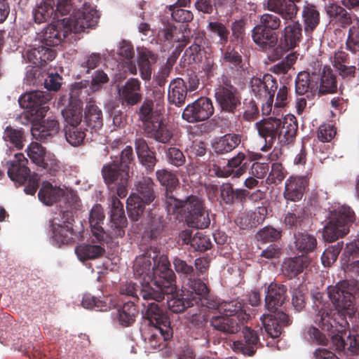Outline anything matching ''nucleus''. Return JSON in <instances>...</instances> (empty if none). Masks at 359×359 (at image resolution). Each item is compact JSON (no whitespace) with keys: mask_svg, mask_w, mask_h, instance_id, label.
Instances as JSON below:
<instances>
[{"mask_svg":"<svg viewBox=\"0 0 359 359\" xmlns=\"http://www.w3.org/2000/svg\"><path fill=\"white\" fill-rule=\"evenodd\" d=\"M326 12L331 19L335 20L344 29L350 27L355 22V18L357 17L337 3H332L327 6Z\"/></svg>","mask_w":359,"mask_h":359,"instance_id":"ea45409f","label":"nucleus"},{"mask_svg":"<svg viewBox=\"0 0 359 359\" xmlns=\"http://www.w3.org/2000/svg\"><path fill=\"white\" fill-rule=\"evenodd\" d=\"M311 263L308 256L298 255L285 260L283 263V271L289 278H292L302 273Z\"/></svg>","mask_w":359,"mask_h":359,"instance_id":"603ef678","label":"nucleus"},{"mask_svg":"<svg viewBox=\"0 0 359 359\" xmlns=\"http://www.w3.org/2000/svg\"><path fill=\"white\" fill-rule=\"evenodd\" d=\"M291 302L294 309L298 312L302 311L306 306V294L307 289L304 284H294L290 287Z\"/></svg>","mask_w":359,"mask_h":359,"instance_id":"0e129e2a","label":"nucleus"},{"mask_svg":"<svg viewBox=\"0 0 359 359\" xmlns=\"http://www.w3.org/2000/svg\"><path fill=\"white\" fill-rule=\"evenodd\" d=\"M105 252L104 247L102 243H82L75 248L76 255L82 262L99 259L103 257Z\"/></svg>","mask_w":359,"mask_h":359,"instance_id":"864d4df0","label":"nucleus"},{"mask_svg":"<svg viewBox=\"0 0 359 359\" xmlns=\"http://www.w3.org/2000/svg\"><path fill=\"white\" fill-rule=\"evenodd\" d=\"M50 100V95L48 93L35 90L30 91L21 95L19 98V104L22 108L30 110L32 115L37 117L46 116L49 107L46 105Z\"/></svg>","mask_w":359,"mask_h":359,"instance_id":"dca6fc26","label":"nucleus"},{"mask_svg":"<svg viewBox=\"0 0 359 359\" xmlns=\"http://www.w3.org/2000/svg\"><path fill=\"white\" fill-rule=\"evenodd\" d=\"M31 161L50 175H55L60 165L55 159H46V149L38 142H32L27 149Z\"/></svg>","mask_w":359,"mask_h":359,"instance_id":"5701e85b","label":"nucleus"},{"mask_svg":"<svg viewBox=\"0 0 359 359\" xmlns=\"http://www.w3.org/2000/svg\"><path fill=\"white\" fill-rule=\"evenodd\" d=\"M302 0H266L263 4L264 9L278 14L282 19L287 22L297 16L299 8L297 3Z\"/></svg>","mask_w":359,"mask_h":359,"instance_id":"393cba45","label":"nucleus"},{"mask_svg":"<svg viewBox=\"0 0 359 359\" xmlns=\"http://www.w3.org/2000/svg\"><path fill=\"white\" fill-rule=\"evenodd\" d=\"M278 87L276 78L269 74L263 77H254L251 80V88L255 96L262 100V111L264 114H269L273 104L275 93Z\"/></svg>","mask_w":359,"mask_h":359,"instance_id":"1a4fd4ad","label":"nucleus"},{"mask_svg":"<svg viewBox=\"0 0 359 359\" xmlns=\"http://www.w3.org/2000/svg\"><path fill=\"white\" fill-rule=\"evenodd\" d=\"M138 313L135 302L128 301L116 309L114 320L123 327H129L135 322Z\"/></svg>","mask_w":359,"mask_h":359,"instance_id":"a18cd8bd","label":"nucleus"},{"mask_svg":"<svg viewBox=\"0 0 359 359\" xmlns=\"http://www.w3.org/2000/svg\"><path fill=\"white\" fill-rule=\"evenodd\" d=\"M318 95L333 94L337 91V81L331 67L325 66L318 74Z\"/></svg>","mask_w":359,"mask_h":359,"instance_id":"4c0bfd02","label":"nucleus"},{"mask_svg":"<svg viewBox=\"0 0 359 359\" xmlns=\"http://www.w3.org/2000/svg\"><path fill=\"white\" fill-rule=\"evenodd\" d=\"M56 52L46 46H39L27 52L28 61L36 67H43L55 59Z\"/></svg>","mask_w":359,"mask_h":359,"instance_id":"a19ab883","label":"nucleus"},{"mask_svg":"<svg viewBox=\"0 0 359 359\" xmlns=\"http://www.w3.org/2000/svg\"><path fill=\"white\" fill-rule=\"evenodd\" d=\"M309 185L307 176H290L285 182L283 197L287 201L298 202L304 195Z\"/></svg>","mask_w":359,"mask_h":359,"instance_id":"cd10ccee","label":"nucleus"},{"mask_svg":"<svg viewBox=\"0 0 359 359\" xmlns=\"http://www.w3.org/2000/svg\"><path fill=\"white\" fill-rule=\"evenodd\" d=\"M118 100L124 107H133L143 99L141 82L135 78H130L124 84L118 86Z\"/></svg>","mask_w":359,"mask_h":359,"instance_id":"f3484780","label":"nucleus"},{"mask_svg":"<svg viewBox=\"0 0 359 359\" xmlns=\"http://www.w3.org/2000/svg\"><path fill=\"white\" fill-rule=\"evenodd\" d=\"M142 302V313L145 318L149 320L151 325H159L170 323V320L164 311L159 307L155 300L146 301Z\"/></svg>","mask_w":359,"mask_h":359,"instance_id":"79ce46f5","label":"nucleus"},{"mask_svg":"<svg viewBox=\"0 0 359 359\" xmlns=\"http://www.w3.org/2000/svg\"><path fill=\"white\" fill-rule=\"evenodd\" d=\"M156 175L161 185L165 188L163 201L165 207H166L168 194L170 193L171 196H174L173 190L178 185L179 180L174 172L167 169L158 170L156 172Z\"/></svg>","mask_w":359,"mask_h":359,"instance_id":"bf43d9fd","label":"nucleus"},{"mask_svg":"<svg viewBox=\"0 0 359 359\" xmlns=\"http://www.w3.org/2000/svg\"><path fill=\"white\" fill-rule=\"evenodd\" d=\"M263 332L262 329L255 330L250 327L245 326L242 329L243 341H235L233 343L236 351L241 352L249 356L253 355L257 349L262 346L259 340V332Z\"/></svg>","mask_w":359,"mask_h":359,"instance_id":"b1692460","label":"nucleus"},{"mask_svg":"<svg viewBox=\"0 0 359 359\" xmlns=\"http://www.w3.org/2000/svg\"><path fill=\"white\" fill-rule=\"evenodd\" d=\"M241 136L235 133H227L217 139L212 144L217 154H226L234 150L241 143Z\"/></svg>","mask_w":359,"mask_h":359,"instance_id":"5fc2aeb1","label":"nucleus"},{"mask_svg":"<svg viewBox=\"0 0 359 359\" xmlns=\"http://www.w3.org/2000/svg\"><path fill=\"white\" fill-rule=\"evenodd\" d=\"M105 215L104 209L100 204H95L90 211L89 223L93 235L100 242L107 238V231H104L102 224Z\"/></svg>","mask_w":359,"mask_h":359,"instance_id":"e433bc0d","label":"nucleus"},{"mask_svg":"<svg viewBox=\"0 0 359 359\" xmlns=\"http://www.w3.org/2000/svg\"><path fill=\"white\" fill-rule=\"evenodd\" d=\"M73 221L72 212L69 211H64L53 218L51 224L52 238L56 245L60 247L74 242Z\"/></svg>","mask_w":359,"mask_h":359,"instance_id":"9d476101","label":"nucleus"},{"mask_svg":"<svg viewBox=\"0 0 359 359\" xmlns=\"http://www.w3.org/2000/svg\"><path fill=\"white\" fill-rule=\"evenodd\" d=\"M165 209L169 214L181 215L189 226L206 229L210 226V218L204 201L195 195H190L184 200L177 198L168 194Z\"/></svg>","mask_w":359,"mask_h":359,"instance_id":"f257e3e1","label":"nucleus"},{"mask_svg":"<svg viewBox=\"0 0 359 359\" xmlns=\"http://www.w3.org/2000/svg\"><path fill=\"white\" fill-rule=\"evenodd\" d=\"M149 222L144 233V236L150 240H158L161 238L165 227V222L163 216L149 212Z\"/></svg>","mask_w":359,"mask_h":359,"instance_id":"6e6d98bb","label":"nucleus"},{"mask_svg":"<svg viewBox=\"0 0 359 359\" xmlns=\"http://www.w3.org/2000/svg\"><path fill=\"white\" fill-rule=\"evenodd\" d=\"M293 245L297 254L308 256L309 254L315 252L318 247V241L316 237L304 231H297L293 235Z\"/></svg>","mask_w":359,"mask_h":359,"instance_id":"72a5a7b5","label":"nucleus"},{"mask_svg":"<svg viewBox=\"0 0 359 359\" xmlns=\"http://www.w3.org/2000/svg\"><path fill=\"white\" fill-rule=\"evenodd\" d=\"M173 335L170 323L151 325L145 340L154 348H163L165 341L170 340Z\"/></svg>","mask_w":359,"mask_h":359,"instance_id":"c85d7f7f","label":"nucleus"},{"mask_svg":"<svg viewBox=\"0 0 359 359\" xmlns=\"http://www.w3.org/2000/svg\"><path fill=\"white\" fill-rule=\"evenodd\" d=\"M250 318V314L241 313L238 316H214L210 324L214 329L226 334H236L241 330V327Z\"/></svg>","mask_w":359,"mask_h":359,"instance_id":"aec40b11","label":"nucleus"},{"mask_svg":"<svg viewBox=\"0 0 359 359\" xmlns=\"http://www.w3.org/2000/svg\"><path fill=\"white\" fill-rule=\"evenodd\" d=\"M143 130L147 137L163 144H168L173 137L172 132L162 121L147 123L143 127Z\"/></svg>","mask_w":359,"mask_h":359,"instance_id":"f704fd0d","label":"nucleus"},{"mask_svg":"<svg viewBox=\"0 0 359 359\" xmlns=\"http://www.w3.org/2000/svg\"><path fill=\"white\" fill-rule=\"evenodd\" d=\"M65 191L48 182L44 181L41 184V187L38 193L39 201L46 205H53L59 201L64 196Z\"/></svg>","mask_w":359,"mask_h":359,"instance_id":"de8ad7c7","label":"nucleus"},{"mask_svg":"<svg viewBox=\"0 0 359 359\" xmlns=\"http://www.w3.org/2000/svg\"><path fill=\"white\" fill-rule=\"evenodd\" d=\"M119 292L137 301L140 300V297L144 301H149L158 299L161 297L159 292L154 290L148 283L142 280H140L139 283L130 281L122 284Z\"/></svg>","mask_w":359,"mask_h":359,"instance_id":"412c9836","label":"nucleus"},{"mask_svg":"<svg viewBox=\"0 0 359 359\" xmlns=\"http://www.w3.org/2000/svg\"><path fill=\"white\" fill-rule=\"evenodd\" d=\"M41 117L40 121L34 123L31 128L33 137L39 141H48L55 135L60 129L57 120L52 117Z\"/></svg>","mask_w":359,"mask_h":359,"instance_id":"c756f323","label":"nucleus"},{"mask_svg":"<svg viewBox=\"0 0 359 359\" xmlns=\"http://www.w3.org/2000/svg\"><path fill=\"white\" fill-rule=\"evenodd\" d=\"M293 207L294 209L288 211L283 219V224L285 229L290 230L302 229L305 225V220L307 219L304 208L298 205H294Z\"/></svg>","mask_w":359,"mask_h":359,"instance_id":"4d7b16f0","label":"nucleus"},{"mask_svg":"<svg viewBox=\"0 0 359 359\" xmlns=\"http://www.w3.org/2000/svg\"><path fill=\"white\" fill-rule=\"evenodd\" d=\"M87 131L88 129L83 128L81 125L64 127L66 140L73 147H78L83 143Z\"/></svg>","mask_w":359,"mask_h":359,"instance_id":"e2e57ef3","label":"nucleus"},{"mask_svg":"<svg viewBox=\"0 0 359 359\" xmlns=\"http://www.w3.org/2000/svg\"><path fill=\"white\" fill-rule=\"evenodd\" d=\"M135 149L140 164L148 173L153 172L158 160L156 152L149 148L147 140L143 137L136 138Z\"/></svg>","mask_w":359,"mask_h":359,"instance_id":"473e14b6","label":"nucleus"},{"mask_svg":"<svg viewBox=\"0 0 359 359\" xmlns=\"http://www.w3.org/2000/svg\"><path fill=\"white\" fill-rule=\"evenodd\" d=\"M104 182L111 196L123 198L128 194L129 171L116 161L104 164L101 170Z\"/></svg>","mask_w":359,"mask_h":359,"instance_id":"0eeeda50","label":"nucleus"},{"mask_svg":"<svg viewBox=\"0 0 359 359\" xmlns=\"http://www.w3.org/2000/svg\"><path fill=\"white\" fill-rule=\"evenodd\" d=\"M355 221V212L349 206L342 205L330 211L323 229L324 241L332 243L344 237Z\"/></svg>","mask_w":359,"mask_h":359,"instance_id":"7ed1b4c3","label":"nucleus"},{"mask_svg":"<svg viewBox=\"0 0 359 359\" xmlns=\"http://www.w3.org/2000/svg\"><path fill=\"white\" fill-rule=\"evenodd\" d=\"M141 104L136 110V114L138 116L139 120L143 123V127L147 123H153V118L154 116V104L152 102L151 97L146 96L144 100L141 101Z\"/></svg>","mask_w":359,"mask_h":359,"instance_id":"69168bd1","label":"nucleus"},{"mask_svg":"<svg viewBox=\"0 0 359 359\" xmlns=\"http://www.w3.org/2000/svg\"><path fill=\"white\" fill-rule=\"evenodd\" d=\"M216 103L223 112L234 114L241 104V93L231 83L230 78L223 74L215 88Z\"/></svg>","mask_w":359,"mask_h":359,"instance_id":"6e6552de","label":"nucleus"},{"mask_svg":"<svg viewBox=\"0 0 359 359\" xmlns=\"http://www.w3.org/2000/svg\"><path fill=\"white\" fill-rule=\"evenodd\" d=\"M172 264L176 273L182 280L183 283L198 294H208L209 289L206 284L199 278L193 266L178 257L173 258Z\"/></svg>","mask_w":359,"mask_h":359,"instance_id":"9b49d317","label":"nucleus"},{"mask_svg":"<svg viewBox=\"0 0 359 359\" xmlns=\"http://www.w3.org/2000/svg\"><path fill=\"white\" fill-rule=\"evenodd\" d=\"M62 20L50 24L41 32L40 39L46 46H56L60 44L69 34Z\"/></svg>","mask_w":359,"mask_h":359,"instance_id":"7c9ffc66","label":"nucleus"},{"mask_svg":"<svg viewBox=\"0 0 359 359\" xmlns=\"http://www.w3.org/2000/svg\"><path fill=\"white\" fill-rule=\"evenodd\" d=\"M302 38V26L298 22H292L284 28L280 48L285 51L299 46Z\"/></svg>","mask_w":359,"mask_h":359,"instance_id":"58836bf2","label":"nucleus"},{"mask_svg":"<svg viewBox=\"0 0 359 359\" xmlns=\"http://www.w3.org/2000/svg\"><path fill=\"white\" fill-rule=\"evenodd\" d=\"M302 15L304 32L307 36H311L320 23V12L316 5L306 1L302 8Z\"/></svg>","mask_w":359,"mask_h":359,"instance_id":"c03bdc74","label":"nucleus"},{"mask_svg":"<svg viewBox=\"0 0 359 359\" xmlns=\"http://www.w3.org/2000/svg\"><path fill=\"white\" fill-rule=\"evenodd\" d=\"M167 296L168 308L173 313H182L189 310L193 306L201 304V296L206 294H198L191 290L187 293L183 292L181 294L172 292L170 294H165Z\"/></svg>","mask_w":359,"mask_h":359,"instance_id":"6ab92c4d","label":"nucleus"},{"mask_svg":"<svg viewBox=\"0 0 359 359\" xmlns=\"http://www.w3.org/2000/svg\"><path fill=\"white\" fill-rule=\"evenodd\" d=\"M83 88L81 82L76 83L70 90L68 105L62 110V115L65 122V126H74L81 123L83 104L79 97Z\"/></svg>","mask_w":359,"mask_h":359,"instance_id":"4468645a","label":"nucleus"},{"mask_svg":"<svg viewBox=\"0 0 359 359\" xmlns=\"http://www.w3.org/2000/svg\"><path fill=\"white\" fill-rule=\"evenodd\" d=\"M355 286V281L344 280L327 287L328 297L336 309L341 315L345 317L348 316L350 318L355 312L353 303Z\"/></svg>","mask_w":359,"mask_h":359,"instance_id":"423d86ee","label":"nucleus"},{"mask_svg":"<svg viewBox=\"0 0 359 359\" xmlns=\"http://www.w3.org/2000/svg\"><path fill=\"white\" fill-rule=\"evenodd\" d=\"M260 320L266 335L271 339H276L280 337L283 331V327L288 326L292 323L290 317L284 312L264 314Z\"/></svg>","mask_w":359,"mask_h":359,"instance_id":"4be33fe9","label":"nucleus"},{"mask_svg":"<svg viewBox=\"0 0 359 359\" xmlns=\"http://www.w3.org/2000/svg\"><path fill=\"white\" fill-rule=\"evenodd\" d=\"M340 348L359 354V329L345 330L340 337Z\"/></svg>","mask_w":359,"mask_h":359,"instance_id":"680f3d73","label":"nucleus"},{"mask_svg":"<svg viewBox=\"0 0 359 359\" xmlns=\"http://www.w3.org/2000/svg\"><path fill=\"white\" fill-rule=\"evenodd\" d=\"M212 102L208 97H201L184 108L182 117L188 123H196L210 118L214 114Z\"/></svg>","mask_w":359,"mask_h":359,"instance_id":"f8f14e48","label":"nucleus"},{"mask_svg":"<svg viewBox=\"0 0 359 359\" xmlns=\"http://www.w3.org/2000/svg\"><path fill=\"white\" fill-rule=\"evenodd\" d=\"M259 135L265 141L262 151L272 147L276 140L280 144H288L296 137L298 123L294 116L288 114L283 120L277 118H264L255 123Z\"/></svg>","mask_w":359,"mask_h":359,"instance_id":"f03ea898","label":"nucleus"},{"mask_svg":"<svg viewBox=\"0 0 359 359\" xmlns=\"http://www.w3.org/2000/svg\"><path fill=\"white\" fill-rule=\"evenodd\" d=\"M99 19L97 11L93 8H84L79 11L69 18L62 19L65 27L69 33H81L86 29L95 27Z\"/></svg>","mask_w":359,"mask_h":359,"instance_id":"ddd939ff","label":"nucleus"},{"mask_svg":"<svg viewBox=\"0 0 359 359\" xmlns=\"http://www.w3.org/2000/svg\"><path fill=\"white\" fill-rule=\"evenodd\" d=\"M220 61L222 65L228 67L234 72H240L244 69V63L241 50L236 47L228 46L222 52Z\"/></svg>","mask_w":359,"mask_h":359,"instance_id":"3c124183","label":"nucleus"},{"mask_svg":"<svg viewBox=\"0 0 359 359\" xmlns=\"http://www.w3.org/2000/svg\"><path fill=\"white\" fill-rule=\"evenodd\" d=\"M159 255V251L156 248L150 247L137 256L133 265V272L135 277L142 278V282H149L153 266L156 265Z\"/></svg>","mask_w":359,"mask_h":359,"instance_id":"a211bd4d","label":"nucleus"},{"mask_svg":"<svg viewBox=\"0 0 359 359\" xmlns=\"http://www.w3.org/2000/svg\"><path fill=\"white\" fill-rule=\"evenodd\" d=\"M55 3L54 0H43L33 10L34 20L36 23L41 24L48 20L57 18L55 13Z\"/></svg>","mask_w":359,"mask_h":359,"instance_id":"052dcab7","label":"nucleus"},{"mask_svg":"<svg viewBox=\"0 0 359 359\" xmlns=\"http://www.w3.org/2000/svg\"><path fill=\"white\" fill-rule=\"evenodd\" d=\"M287 291L285 285L275 282L271 283L266 290V309L271 313H275L287 300Z\"/></svg>","mask_w":359,"mask_h":359,"instance_id":"bb28decb","label":"nucleus"},{"mask_svg":"<svg viewBox=\"0 0 359 359\" xmlns=\"http://www.w3.org/2000/svg\"><path fill=\"white\" fill-rule=\"evenodd\" d=\"M163 27L161 29L160 33L162 34L165 41L169 42H178L182 44L183 41H189V29L188 25L184 29L178 28L172 23L167 21L166 22L162 20Z\"/></svg>","mask_w":359,"mask_h":359,"instance_id":"8fccbe9b","label":"nucleus"},{"mask_svg":"<svg viewBox=\"0 0 359 359\" xmlns=\"http://www.w3.org/2000/svg\"><path fill=\"white\" fill-rule=\"evenodd\" d=\"M118 197L111 196L110 226L107 230V237H109L111 239L123 237L125 235V228L128 224L123 205Z\"/></svg>","mask_w":359,"mask_h":359,"instance_id":"2eb2a0df","label":"nucleus"},{"mask_svg":"<svg viewBox=\"0 0 359 359\" xmlns=\"http://www.w3.org/2000/svg\"><path fill=\"white\" fill-rule=\"evenodd\" d=\"M255 237L263 243L276 242L281 238L282 230L272 226H266L257 232Z\"/></svg>","mask_w":359,"mask_h":359,"instance_id":"338daca9","label":"nucleus"},{"mask_svg":"<svg viewBox=\"0 0 359 359\" xmlns=\"http://www.w3.org/2000/svg\"><path fill=\"white\" fill-rule=\"evenodd\" d=\"M341 260L348 270L359 276V236L346 243Z\"/></svg>","mask_w":359,"mask_h":359,"instance_id":"c9c22d12","label":"nucleus"},{"mask_svg":"<svg viewBox=\"0 0 359 359\" xmlns=\"http://www.w3.org/2000/svg\"><path fill=\"white\" fill-rule=\"evenodd\" d=\"M252 39L259 48L264 52L273 50L278 43V34L275 32L266 29L258 24L252 30Z\"/></svg>","mask_w":359,"mask_h":359,"instance_id":"2f4dec72","label":"nucleus"},{"mask_svg":"<svg viewBox=\"0 0 359 359\" xmlns=\"http://www.w3.org/2000/svg\"><path fill=\"white\" fill-rule=\"evenodd\" d=\"M347 48L353 53L359 50V18L350 26L346 43Z\"/></svg>","mask_w":359,"mask_h":359,"instance_id":"774afa93","label":"nucleus"},{"mask_svg":"<svg viewBox=\"0 0 359 359\" xmlns=\"http://www.w3.org/2000/svg\"><path fill=\"white\" fill-rule=\"evenodd\" d=\"M176 276L170 269V263L165 255H158L155 266H153V272L149 282H147L151 287L161 293V298L154 299L158 302L165 298V294H170L176 291Z\"/></svg>","mask_w":359,"mask_h":359,"instance_id":"39448f33","label":"nucleus"},{"mask_svg":"<svg viewBox=\"0 0 359 359\" xmlns=\"http://www.w3.org/2000/svg\"><path fill=\"white\" fill-rule=\"evenodd\" d=\"M205 297L201 296V304L193 306L191 309L187 311L186 316L187 321L193 326L198 328H202L206 323L205 314L203 312V310L205 309L204 307L212 308V306L207 305L208 300Z\"/></svg>","mask_w":359,"mask_h":359,"instance_id":"13d9d810","label":"nucleus"},{"mask_svg":"<svg viewBox=\"0 0 359 359\" xmlns=\"http://www.w3.org/2000/svg\"><path fill=\"white\" fill-rule=\"evenodd\" d=\"M84 121L93 133H97L103 126V118L102 110L95 104L94 102H89L86 104L84 111Z\"/></svg>","mask_w":359,"mask_h":359,"instance_id":"37998d69","label":"nucleus"},{"mask_svg":"<svg viewBox=\"0 0 359 359\" xmlns=\"http://www.w3.org/2000/svg\"><path fill=\"white\" fill-rule=\"evenodd\" d=\"M220 198L226 205H233L238 203L243 205L245 203V196L248 194V190L243 189H234L232 184L223 183L219 186Z\"/></svg>","mask_w":359,"mask_h":359,"instance_id":"09e8293b","label":"nucleus"},{"mask_svg":"<svg viewBox=\"0 0 359 359\" xmlns=\"http://www.w3.org/2000/svg\"><path fill=\"white\" fill-rule=\"evenodd\" d=\"M187 92V86L184 79H174L169 85L168 100L170 104L181 107L185 102Z\"/></svg>","mask_w":359,"mask_h":359,"instance_id":"49530a36","label":"nucleus"},{"mask_svg":"<svg viewBox=\"0 0 359 359\" xmlns=\"http://www.w3.org/2000/svg\"><path fill=\"white\" fill-rule=\"evenodd\" d=\"M27 159L22 153L16 154L13 160L7 162L8 175L15 184H25L30 177V170L27 166Z\"/></svg>","mask_w":359,"mask_h":359,"instance_id":"a878e982","label":"nucleus"},{"mask_svg":"<svg viewBox=\"0 0 359 359\" xmlns=\"http://www.w3.org/2000/svg\"><path fill=\"white\" fill-rule=\"evenodd\" d=\"M135 192L126 201V209L129 218L133 222L138 221L143 215L146 205H149L156 198L155 184L149 177H144L136 182Z\"/></svg>","mask_w":359,"mask_h":359,"instance_id":"20e7f679","label":"nucleus"}]
</instances>
